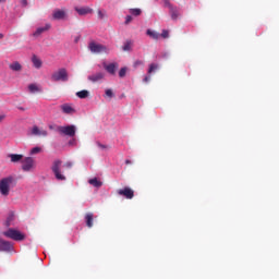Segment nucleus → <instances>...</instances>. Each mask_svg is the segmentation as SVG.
I'll return each instance as SVG.
<instances>
[{
	"label": "nucleus",
	"instance_id": "33",
	"mask_svg": "<svg viewBox=\"0 0 279 279\" xmlns=\"http://www.w3.org/2000/svg\"><path fill=\"white\" fill-rule=\"evenodd\" d=\"M161 38H169V31L163 29L161 33Z\"/></svg>",
	"mask_w": 279,
	"mask_h": 279
},
{
	"label": "nucleus",
	"instance_id": "9",
	"mask_svg": "<svg viewBox=\"0 0 279 279\" xmlns=\"http://www.w3.org/2000/svg\"><path fill=\"white\" fill-rule=\"evenodd\" d=\"M104 69H105V71H107V73H109V75H117V70L119 69V63H117V62L109 63V64L104 63Z\"/></svg>",
	"mask_w": 279,
	"mask_h": 279
},
{
	"label": "nucleus",
	"instance_id": "26",
	"mask_svg": "<svg viewBox=\"0 0 279 279\" xmlns=\"http://www.w3.org/2000/svg\"><path fill=\"white\" fill-rule=\"evenodd\" d=\"M28 90H29V93H38L40 89L38 88L37 84H29Z\"/></svg>",
	"mask_w": 279,
	"mask_h": 279
},
{
	"label": "nucleus",
	"instance_id": "30",
	"mask_svg": "<svg viewBox=\"0 0 279 279\" xmlns=\"http://www.w3.org/2000/svg\"><path fill=\"white\" fill-rule=\"evenodd\" d=\"M126 73H128V68H122L119 71V77H125Z\"/></svg>",
	"mask_w": 279,
	"mask_h": 279
},
{
	"label": "nucleus",
	"instance_id": "21",
	"mask_svg": "<svg viewBox=\"0 0 279 279\" xmlns=\"http://www.w3.org/2000/svg\"><path fill=\"white\" fill-rule=\"evenodd\" d=\"M9 69H11V71H22L23 65H21V63H19V61H15L9 65Z\"/></svg>",
	"mask_w": 279,
	"mask_h": 279
},
{
	"label": "nucleus",
	"instance_id": "37",
	"mask_svg": "<svg viewBox=\"0 0 279 279\" xmlns=\"http://www.w3.org/2000/svg\"><path fill=\"white\" fill-rule=\"evenodd\" d=\"M98 147H100V149H108V146L101 144V143H97Z\"/></svg>",
	"mask_w": 279,
	"mask_h": 279
},
{
	"label": "nucleus",
	"instance_id": "23",
	"mask_svg": "<svg viewBox=\"0 0 279 279\" xmlns=\"http://www.w3.org/2000/svg\"><path fill=\"white\" fill-rule=\"evenodd\" d=\"M89 184H92V186H95L96 189H99L104 185V183L101 181H98L97 178L90 179Z\"/></svg>",
	"mask_w": 279,
	"mask_h": 279
},
{
	"label": "nucleus",
	"instance_id": "24",
	"mask_svg": "<svg viewBox=\"0 0 279 279\" xmlns=\"http://www.w3.org/2000/svg\"><path fill=\"white\" fill-rule=\"evenodd\" d=\"M89 93L86 89L76 93V97H78V99H86Z\"/></svg>",
	"mask_w": 279,
	"mask_h": 279
},
{
	"label": "nucleus",
	"instance_id": "29",
	"mask_svg": "<svg viewBox=\"0 0 279 279\" xmlns=\"http://www.w3.org/2000/svg\"><path fill=\"white\" fill-rule=\"evenodd\" d=\"M123 51H131L132 50V43L126 41L122 47Z\"/></svg>",
	"mask_w": 279,
	"mask_h": 279
},
{
	"label": "nucleus",
	"instance_id": "8",
	"mask_svg": "<svg viewBox=\"0 0 279 279\" xmlns=\"http://www.w3.org/2000/svg\"><path fill=\"white\" fill-rule=\"evenodd\" d=\"M118 195L125 197V199H134V190L130 186L118 190Z\"/></svg>",
	"mask_w": 279,
	"mask_h": 279
},
{
	"label": "nucleus",
	"instance_id": "28",
	"mask_svg": "<svg viewBox=\"0 0 279 279\" xmlns=\"http://www.w3.org/2000/svg\"><path fill=\"white\" fill-rule=\"evenodd\" d=\"M40 151H43V148L40 147H34L31 149V156H36V154H40Z\"/></svg>",
	"mask_w": 279,
	"mask_h": 279
},
{
	"label": "nucleus",
	"instance_id": "35",
	"mask_svg": "<svg viewBox=\"0 0 279 279\" xmlns=\"http://www.w3.org/2000/svg\"><path fill=\"white\" fill-rule=\"evenodd\" d=\"M63 167H65V169H72L73 162L68 161V162H65V163L63 165Z\"/></svg>",
	"mask_w": 279,
	"mask_h": 279
},
{
	"label": "nucleus",
	"instance_id": "36",
	"mask_svg": "<svg viewBox=\"0 0 279 279\" xmlns=\"http://www.w3.org/2000/svg\"><path fill=\"white\" fill-rule=\"evenodd\" d=\"M129 23H132V17H131V15H128V16L125 17V25H129Z\"/></svg>",
	"mask_w": 279,
	"mask_h": 279
},
{
	"label": "nucleus",
	"instance_id": "18",
	"mask_svg": "<svg viewBox=\"0 0 279 279\" xmlns=\"http://www.w3.org/2000/svg\"><path fill=\"white\" fill-rule=\"evenodd\" d=\"M93 219H94L93 213H88L85 215V223L87 228H93Z\"/></svg>",
	"mask_w": 279,
	"mask_h": 279
},
{
	"label": "nucleus",
	"instance_id": "6",
	"mask_svg": "<svg viewBox=\"0 0 279 279\" xmlns=\"http://www.w3.org/2000/svg\"><path fill=\"white\" fill-rule=\"evenodd\" d=\"M88 49L92 53H110V49L101 44L90 41L88 44Z\"/></svg>",
	"mask_w": 279,
	"mask_h": 279
},
{
	"label": "nucleus",
	"instance_id": "16",
	"mask_svg": "<svg viewBox=\"0 0 279 279\" xmlns=\"http://www.w3.org/2000/svg\"><path fill=\"white\" fill-rule=\"evenodd\" d=\"M169 10H170V16L172 21H178V16H180V12L178 11V8L170 4Z\"/></svg>",
	"mask_w": 279,
	"mask_h": 279
},
{
	"label": "nucleus",
	"instance_id": "15",
	"mask_svg": "<svg viewBox=\"0 0 279 279\" xmlns=\"http://www.w3.org/2000/svg\"><path fill=\"white\" fill-rule=\"evenodd\" d=\"M51 29V24H46L44 27H39L36 29V32L33 34V36H40V34H45V32H49Z\"/></svg>",
	"mask_w": 279,
	"mask_h": 279
},
{
	"label": "nucleus",
	"instance_id": "3",
	"mask_svg": "<svg viewBox=\"0 0 279 279\" xmlns=\"http://www.w3.org/2000/svg\"><path fill=\"white\" fill-rule=\"evenodd\" d=\"M50 80L51 82H69V72H66V69L61 68L51 74Z\"/></svg>",
	"mask_w": 279,
	"mask_h": 279
},
{
	"label": "nucleus",
	"instance_id": "38",
	"mask_svg": "<svg viewBox=\"0 0 279 279\" xmlns=\"http://www.w3.org/2000/svg\"><path fill=\"white\" fill-rule=\"evenodd\" d=\"M150 80H151V76H149V75L144 77V82H145L146 84H147V82H149Z\"/></svg>",
	"mask_w": 279,
	"mask_h": 279
},
{
	"label": "nucleus",
	"instance_id": "47",
	"mask_svg": "<svg viewBox=\"0 0 279 279\" xmlns=\"http://www.w3.org/2000/svg\"><path fill=\"white\" fill-rule=\"evenodd\" d=\"M75 43H77V38L75 39Z\"/></svg>",
	"mask_w": 279,
	"mask_h": 279
},
{
	"label": "nucleus",
	"instance_id": "39",
	"mask_svg": "<svg viewBox=\"0 0 279 279\" xmlns=\"http://www.w3.org/2000/svg\"><path fill=\"white\" fill-rule=\"evenodd\" d=\"M21 3L24 8H27V0H22Z\"/></svg>",
	"mask_w": 279,
	"mask_h": 279
},
{
	"label": "nucleus",
	"instance_id": "45",
	"mask_svg": "<svg viewBox=\"0 0 279 279\" xmlns=\"http://www.w3.org/2000/svg\"><path fill=\"white\" fill-rule=\"evenodd\" d=\"M2 38H3V34L0 33V40H2Z\"/></svg>",
	"mask_w": 279,
	"mask_h": 279
},
{
	"label": "nucleus",
	"instance_id": "27",
	"mask_svg": "<svg viewBox=\"0 0 279 279\" xmlns=\"http://www.w3.org/2000/svg\"><path fill=\"white\" fill-rule=\"evenodd\" d=\"M142 12L143 11L141 9H130V14L133 16H141Z\"/></svg>",
	"mask_w": 279,
	"mask_h": 279
},
{
	"label": "nucleus",
	"instance_id": "14",
	"mask_svg": "<svg viewBox=\"0 0 279 279\" xmlns=\"http://www.w3.org/2000/svg\"><path fill=\"white\" fill-rule=\"evenodd\" d=\"M75 11L77 12V14H80V16H84L86 14H90L93 12V9L88 7H83V8H75Z\"/></svg>",
	"mask_w": 279,
	"mask_h": 279
},
{
	"label": "nucleus",
	"instance_id": "7",
	"mask_svg": "<svg viewBox=\"0 0 279 279\" xmlns=\"http://www.w3.org/2000/svg\"><path fill=\"white\" fill-rule=\"evenodd\" d=\"M36 168V161L34 160V158L32 157H25L23 160H22V170L23 171H32L33 169Z\"/></svg>",
	"mask_w": 279,
	"mask_h": 279
},
{
	"label": "nucleus",
	"instance_id": "32",
	"mask_svg": "<svg viewBox=\"0 0 279 279\" xmlns=\"http://www.w3.org/2000/svg\"><path fill=\"white\" fill-rule=\"evenodd\" d=\"M106 96L109 97L110 99H112V97H114V94L112 93V89H106Z\"/></svg>",
	"mask_w": 279,
	"mask_h": 279
},
{
	"label": "nucleus",
	"instance_id": "42",
	"mask_svg": "<svg viewBox=\"0 0 279 279\" xmlns=\"http://www.w3.org/2000/svg\"><path fill=\"white\" fill-rule=\"evenodd\" d=\"M58 126L49 125V130H56Z\"/></svg>",
	"mask_w": 279,
	"mask_h": 279
},
{
	"label": "nucleus",
	"instance_id": "11",
	"mask_svg": "<svg viewBox=\"0 0 279 279\" xmlns=\"http://www.w3.org/2000/svg\"><path fill=\"white\" fill-rule=\"evenodd\" d=\"M13 245L0 238V252H12Z\"/></svg>",
	"mask_w": 279,
	"mask_h": 279
},
{
	"label": "nucleus",
	"instance_id": "20",
	"mask_svg": "<svg viewBox=\"0 0 279 279\" xmlns=\"http://www.w3.org/2000/svg\"><path fill=\"white\" fill-rule=\"evenodd\" d=\"M32 62L35 69H40V66H43V61L36 54L33 56Z\"/></svg>",
	"mask_w": 279,
	"mask_h": 279
},
{
	"label": "nucleus",
	"instance_id": "1",
	"mask_svg": "<svg viewBox=\"0 0 279 279\" xmlns=\"http://www.w3.org/2000/svg\"><path fill=\"white\" fill-rule=\"evenodd\" d=\"M51 171L56 178V180H59V182H64L66 180V175L62 173V160L56 159L52 162Z\"/></svg>",
	"mask_w": 279,
	"mask_h": 279
},
{
	"label": "nucleus",
	"instance_id": "41",
	"mask_svg": "<svg viewBox=\"0 0 279 279\" xmlns=\"http://www.w3.org/2000/svg\"><path fill=\"white\" fill-rule=\"evenodd\" d=\"M3 119H5V114L0 116V123H1V121H3Z\"/></svg>",
	"mask_w": 279,
	"mask_h": 279
},
{
	"label": "nucleus",
	"instance_id": "19",
	"mask_svg": "<svg viewBox=\"0 0 279 279\" xmlns=\"http://www.w3.org/2000/svg\"><path fill=\"white\" fill-rule=\"evenodd\" d=\"M9 158H11V162H23V155L10 154Z\"/></svg>",
	"mask_w": 279,
	"mask_h": 279
},
{
	"label": "nucleus",
	"instance_id": "10",
	"mask_svg": "<svg viewBox=\"0 0 279 279\" xmlns=\"http://www.w3.org/2000/svg\"><path fill=\"white\" fill-rule=\"evenodd\" d=\"M104 77H106V73L104 72H98L95 74H92L87 77V80L89 82H93V84L97 83V82H101V80H104Z\"/></svg>",
	"mask_w": 279,
	"mask_h": 279
},
{
	"label": "nucleus",
	"instance_id": "2",
	"mask_svg": "<svg viewBox=\"0 0 279 279\" xmlns=\"http://www.w3.org/2000/svg\"><path fill=\"white\" fill-rule=\"evenodd\" d=\"M12 182H14V177H7L0 180V193L4 197L10 195V186H12Z\"/></svg>",
	"mask_w": 279,
	"mask_h": 279
},
{
	"label": "nucleus",
	"instance_id": "44",
	"mask_svg": "<svg viewBox=\"0 0 279 279\" xmlns=\"http://www.w3.org/2000/svg\"><path fill=\"white\" fill-rule=\"evenodd\" d=\"M19 110L25 111V108H23V107H20V108H19Z\"/></svg>",
	"mask_w": 279,
	"mask_h": 279
},
{
	"label": "nucleus",
	"instance_id": "4",
	"mask_svg": "<svg viewBox=\"0 0 279 279\" xmlns=\"http://www.w3.org/2000/svg\"><path fill=\"white\" fill-rule=\"evenodd\" d=\"M3 236H7V239H12V241H24L25 234H23L21 231L15 229H9L4 231Z\"/></svg>",
	"mask_w": 279,
	"mask_h": 279
},
{
	"label": "nucleus",
	"instance_id": "5",
	"mask_svg": "<svg viewBox=\"0 0 279 279\" xmlns=\"http://www.w3.org/2000/svg\"><path fill=\"white\" fill-rule=\"evenodd\" d=\"M75 125H66V126H57L56 132H59L61 136H70V138H73L75 136L76 132Z\"/></svg>",
	"mask_w": 279,
	"mask_h": 279
},
{
	"label": "nucleus",
	"instance_id": "25",
	"mask_svg": "<svg viewBox=\"0 0 279 279\" xmlns=\"http://www.w3.org/2000/svg\"><path fill=\"white\" fill-rule=\"evenodd\" d=\"M158 71V64L157 63H151L148 68V75H151V73Z\"/></svg>",
	"mask_w": 279,
	"mask_h": 279
},
{
	"label": "nucleus",
	"instance_id": "12",
	"mask_svg": "<svg viewBox=\"0 0 279 279\" xmlns=\"http://www.w3.org/2000/svg\"><path fill=\"white\" fill-rule=\"evenodd\" d=\"M33 136H48V132L45 130L38 129V126H33L32 129Z\"/></svg>",
	"mask_w": 279,
	"mask_h": 279
},
{
	"label": "nucleus",
	"instance_id": "17",
	"mask_svg": "<svg viewBox=\"0 0 279 279\" xmlns=\"http://www.w3.org/2000/svg\"><path fill=\"white\" fill-rule=\"evenodd\" d=\"M53 19L54 21H62L66 16V13L62 10H57L53 12Z\"/></svg>",
	"mask_w": 279,
	"mask_h": 279
},
{
	"label": "nucleus",
	"instance_id": "34",
	"mask_svg": "<svg viewBox=\"0 0 279 279\" xmlns=\"http://www.w3.org/2000/svg\"><path fill=\"white\" fill-rule=\"evenodd\" d=\"M133 66L136 69L137 66H143V61L137 60L134 62Z\"/></svg>",
	"mask_w": 279,
	"mask_h": 279
},
{
	"label": "nucleus",
	"instance_id": "40",
	"mask_svg": "<svg viewBox=\"0 0 279 279\" xmlns=\"http://www.w3.org/2000/svg\"><path fill=\"white\" fill-rule=\"evenodd\" d=\"M165 4L169 8L171 5V3L169 2V0L165 1Z\"/></svg>",
	"mask_w": 279,
	"mask_h": 279
},
{
	"label": "nucleus",
	"instance_id": "31",
	"mask_svg": "<svg viewBox=\"0 0 279 279\" xmlns=\"http://www.w3.org/2000/svg\"><path fill=\"white\" fill-rule=\"evenodd\" d=\"M106 16H108L106 14V11L98 10V19L104 20V19H106Z\"/></svg>",
	"mask_w": 279,
	"mask_h": 279
},
{
	"label": "nucleus",
	"instance_id": "43",
	"mask_svg": "<svg viewBox=\"0 0 279 279\" xmlns=\"http://www.w3.org/2000/svg\"><path fill=\"white\" fill-rule=\"evenodd\" d=\"M125 165H132V161H130V159H126Z\"/></svg>",
	"mask_w": 279,
	"mask_h": 279
},
{
	"label": "nucleus",
	"instance_id": "22",
	"mask_svg": "<svg viewBox=\"0 0 279 279\" xmlns=\"http://www.w3.org/2000/svg\"><path fill=\"white\" fill-rule=\"evenodd\" d=\"M146 34L154 40H158L160 38V34L151 29H147Z\"/></svg>",
	"mask_w": 279,
	"mask_h": 279
},
{
	"label": "nucleus",
	"instance_id": "46",
	"mask_svg": "<svg viewBox=\"0 0 279 279\" xmlns=\"http://www.w3.org/2000/svg\"><path fill=\"white\" fill-rule=\"evenodd\" d=\"M7 0H0V3H5Z\"/></svg>",
	"mask_w": 279,
	"mask_h": 279
},
{
	"label": "nucleus",
	"instance_id": "13",
	"mask_svg": "<svg viewBox=\"0 0 279 279\" xmlns=\"http://www.w3.org/2000/svg\"><path fill=\"white\" fill-rule=\"evenodd\" d=\"M60 108L64 114H73L75 112V109L69 104H63Z\"/></svg>",
	"mask_w": 279,
	"mask_h": 279
}]
</instances>
